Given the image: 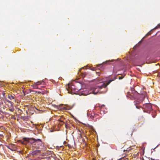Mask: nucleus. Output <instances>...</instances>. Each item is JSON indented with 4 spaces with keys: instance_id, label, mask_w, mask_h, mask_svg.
<instances>
[{
    "instance_id": "nucleus-1",
    "label": "nucleus",
    "mask_w": 160,
    "mask_h": 160,
    "mask_svg": "<svg viewBox=\"0 0 160 160\" xmlns=\"http://www.w3.org/2000/svg\"><path fill=\"white\" fill-rule=\"evenodd\" d=\"M23 144H25V142L29 143L32 147V150L42 149L43 144L41 140L39 139H36L33 138H23Z\"/></svg>"
},
{
    "instance_id": "nucleus-16",
    "label": "nucleus",
    "mask_w": 160,
    "mask_h": 160,
    "mask_svg": "<svg viewBox=\"0 0 160 160\" xmlns=\"http://www.w3.org/2000/svg\"><path fill=\"white\" fill-rule=\"evenodd\" d=\"M58 121L59 122L58 123V124L59 125H60V126H62L63 125L64 122H63V121H62L59 120Z\"/></svg>"
},
{
    "instance_id": "nucleus-12",
    "label": "nucleus",
    "mask_w": 160,
    "mask_h": 160,
    "mask_svg": "<svg viewBox=\"0 0 160 160\" xmlns=\"http://www.w3.org/2000/svg\"><path fill=\"white\" fill-rule=\"evenodd\" d=\"M8 98L11 100L14 101L15 102H16L14 95L13 96L11 95H9L8 96Z\"/></svg>"
},
{
    "instance_id": "nucleus-15",
    "label": "nucleus",
    "mask_w": 160,
    "mask_h": 160,
    "mask_svg": "<svg viewBox=\"0 0 160 160\" xmlns=\"http://www.w3.org/2000/svg\"><path fill=\"white\" fill-rule=\"evenodd\" d=\"M6 101L10 104V107H12L13 106V103L12 102H11L8 100H6Z\"/></svg>"
},
{
    "instance_id": "nucleus-4",
    "label": "nucleus",
    "mask_w": 160,
    "mask_h": 160,
    "mask_svg": "<svg viewBox=\"0 0 160 160\" xmlns=\"http://www.w3.org/2000/svg\"><path fill=\"white\" fill-rule=\"evenodd\" d=\"M68 90L69 93H71V94H77L76 92L77 91L76 90H78L75 88V86L74 85L68 84Z\"/></svg>"
},
{
    "instance_id": "nucleus-13",
    "label": "nucleus",
    "mask_w": 160,
    "mask_h": 160,
    "mask_svg": "<svg viewBox=\"0 0 160 160\" xmlns=\"http://www.w3.org/2000/svg\"><path fill=\"white\" fill-rule=\"evenodd\" d=\"M83 89L80 90V91L81 92V95H87L89 93L87 92V91H84Z\"/></svg>"
},
{
    "instance_id": "nucleus-10",
    "label": "nucleus",
    "mask_w": 160,
    "mask_h": 160,
    "mask_svg": "<svg viewBox=\"0 0 160 160\" xmlns=\"http://www.w3.org/2000/svg\"><path fill=\"white\" fill-rule=\"evenodd\" d=\"M109 61H107L106 62H103L102 63L98 65V67H102V66H103L108 65V64H109Z\"/></svg>"
},
{
    "instance_id": "nucleus-11",
    "label": "nucleus",
    "mask_w": 160,
    "mask_h": 160,
    "mask_svg": "<svg viewBox=\"0 0 160 160\" xmlns=\"http://www.w3.org/2000/svg\"><path fill=\"white\" fill-rule=\"evenodd\" d=\"M83 68H81L79 70L80 72L81 73L80 74L82 77L84 78L87 74L86 72H81V70Z\"/></svg>"
},
{
    "instance_id": "nucleus-5",
    "label": "nucleus",
    "mask_w": 160,
    "mask_h": 160,
    "mask_svg": "<svg viewBox=\"0 0 160 160\" xmlns=\"http://www.w3.org/2000/svg\"><path fill=\"white\" fill-rule=\"evenodd\" d=\"M143 108L145 110L150 111L152 110V106L151 103H145L143 106Z\"/></svg>"
},
{
    "instance_id": "nucleus-22",
    "label": "nucleus",
    "mask_w": 160,
    "mask_h": 160,
    "mask_svg": "<svg viewBox=\"0 0 160 160\" xmlns=\"http://www.w3.org/2000/svg\"><path fill=\"white\" fill-rule=\"evenodd\" d=\"M158 26L160 27V24H159L158 25Z\"/></svg>"
},
{
    "instance_id": "nucleus-20",
    "label": "nucleus",
    "mask_w": 160,
    "mask_h": 160,
    "mask_svg": "<svg viewBox=\"0 0 160 160\" xmlns=\"http://www.w3.org/2000/svg\"><path fill=\"white\" fill-rule=\"evenodd\" d=\"M150 32H148V33L146 34V36H147V35H150Z\"/></svg>"
},
{
    "instance_id": "nucleus-19",
    "label": "nucleus",
    "mask_w": 160,
    "mask_h": 160,
    "mask_svg": "<svg viewBox=\"0 0 160 160\" xmlns=\"http://www.w3.org/2000/svg\"><path fill=\"white\" fill-rule=\"evenodd\" d=\"M136 108L138 109H139L140 108H141V107L140 106H138L137 105H136Z\"/></svg>"
},
{
    "instance_id": "nucleus-8",
    "label": "nucleus",
    "mask_w": 160,
    "mask_h": 160,
    "mask_svg": "<svg viewBox=\"0 0 160 160\" xmlns=\"http://www.w3.org/2000/svg\"><path fill=\"white\" fill-rule=\"evenodd\" d=\"M8 148L12 151H15L16 150V147L15 145L13 144H11L7 146Z\"/></svg>"
},
{
    "instance_id": "nucleus-7",
    "label": "nucleus",
    "mask_w": 160,
    "mask_h": 160,
    "mask_svg": "<svg viewBox=\"0 0 160 160\" xmlns=\"http://www.w3.org/2000/svg\"><path fill=\"white\" fill-rule=\"evenodd\" d=\"M98 117L99 116L98 115L93 113H91L90 116V118L95 121H96L97 119L98 118Z\"/></svg>"
},
{
    "instance_id": "nucleus-21",
    "label": "nucleus",
    "mask_w": 160,
    "mask_h": 160,
    "mask_svg": "<svg viewBox=\"0 0 160 160\" xmlns=\"http://www.w3.org/2000/svg\"><path fill=\"white\" fill-rule=\"evenodd\" d=\"M38 92V93H41V92Z\"/></svg>"
},
{
    "instance_id": "nucleus-24",
    "label": "nucleus",
    "mask_w": 160,
    "mask_h": 160,
    "mask_svg": "<svg viewBox=\"0 0 160 160\" xmlns=\"http://www.w3.org/2000/svg\"><path fill=\"white\" fill-rule=\"evenodd\" d=\"M66 127V125L65 124Z\"/></svg>"
},
{
    "instance_id": "nucleus-6",
    "label": "nucleus",
    "mask_w": 160,
    "mask_h": 160,
    "mask_svg": "<svg viewBox=\"0 0 160 160\" xmlns=\"http://www.w3.org/2000/svg\"><path fill=\"white\" fill-rule=\"evenodd\" d=\"M44 82L43 81H40L34 83L32 85V86L33 88L37 89L38 88V85L40 84H44Z\"/></svg>"
},
{
    "instance_id": "nucleus-2",
    "label": "nucleus",
    "mask_w": 160,
    "mask_h": 160,
    "mask_svg": "<svg viewBox=\"0 0 160 160\" xmlns=\"http://www.w3.org/2000/svg\"><path fill=\"white\" fill-rule=\"evenodd\" d=\"M131 92H127V96L130 98L131 99H137L139 101H136L135 104H139L140 102H142L144 99L147 96L146 93L144 92L143 93L140 94L138 92L135 90L134 88H132L131 90Z\"/></svg>"
},
{
    "instance_id": "nucleus-23",
    "label": "nucleus",
    "mask_w": 160,
    "mask_h": 160,
    "mask_svg": "<svg viewBox=\"0 0 160 160\" xmlns=\"http://www.w3.org/2000/svg\"><path fill=\"white\" fill-rule=\"evenodd\" d=\"M93 160H95L94 159V158H93Z\"/></svg>"
},
{
    "instance_id": "nucleus-9",
    "label": "nucleus",
    "mask_w": 160,
    "mask_h": 160,
    "mask_svg": "<svg viewBox=\"0 0 160 160\" xmlns=\"http://www.w3.org/2000/svg\"><path fill=\"white\" fill-rule=\"evenodd\" d=\"M33 151L32 152V155L34 156V155H36L38 154V153H39L40 152L42 151L41 149H39V150H33Z\"/></svg>"
},
{
    "instance_id": "nucleus-18",
    "label": "nucleus",
    "mask_w": 160,
    "mask_h": 160,
    "mask_svg": "<svg viewBox=\"0 0 160 160\" xmlns=\"http://www.w3.org/2000/svg\"><path fill=\"white\" fill-rule=\"evenodd\" d=\"M124 76L123 77L122 76H121V77H119V78H118L119 79H122L123 78Z\"/></svg>"
},
{
    "instance_id": "nucleus-3",
    "label": "nucleus",
    "mask_w": 160,
    "mask_h": 160,
    "mask_svg": "<svg viewBox=\"0 0 160 160\" xmlns=\"http://www.w3.org/2000/svg\"><path fill=\"white\" fill-rule=\"evenodd\" d=\"M115 79L116 78H114L113 79L109 80L107 82L106 84L102 83L101 84L97 86L96 88H93L92 89V92L94 94H97L101 89L104 88L105 90L103 91V93H105L107 91V89L106 88L107 86L109 85L112 81H114Z\"/></svg>"
},
{
    "instance_id": "nucleus-14",
    "label": "nucleus",
    "mask_w": 160,
    "mask_h": 160,
    "mask_svg": "<svg viewBox=\"0 0 160 160\" xmlns=\"http://www.w3.org/2000/svg\"><path fill=\"white\" fill-rule=\"evenodd\" d=\"M138 120L140 123L142 122H145V119L142 116L139 117L138 118Z\"/></svg>"
},
{
    "instance_id": "nucleus-17",
    "label": "nucleus",
    "mask_w": 160,
    "mask_h": 160,
    "mask_svg": "<svg viewBox=\"0 0 160 160\" xmlns=\"http://www.w3.org/2000/svg\"><path fill=\"white\" fill-rule=\"evenodd\" d=\"M10 108H11L9 109V110L11 112H13L14 110V108H13V106L12 107H10Z\"/></svg>"
}]
</instances>
